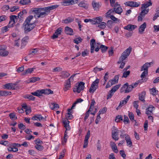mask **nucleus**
Segmentation results:
<instances>
[{
  "label": "nucleus",
  "instance_id": "14",
  "mask_svg": "<svg viewBox=\"0 0 159 159\" xmlns=\"http://www.w3.org/2000/svg\"><path fill=\"white\" fill-rule=\"evenodd\" d=\"M4 89H15L16 88V85L15 84L9 83L6 84L4 85Z\"/></svg>",
  "mask_w": 159,
  "mask_h": 159
},
{
  "label": "nucleus",
  "instance_id": "52",
  "mask_svg": "<svg viewBox=\"0 0 159 159\" xmlns=\"http://www.w3.org/2000/svg\"><path fill=\"white\" fill-rule=\"evenodd\" d=\"M123 73L122 77L126 78L129 75L130 73V71L129 70L128 71H124Z\"/></svg>",
  "mask_w": 159,
  "mask_h": 159
},
{
  "label": "nucleus",
  "instance_id": "44",
  "mask_svg": "<svg viewBox=\"0 0 159 159\" xmlns=\"http://www.w3.org/2000/svg\"><path fill=\"white\" fill-rule=\"evenodd\" d=\"M120 84H119L114 86L111 90L113 93H115L116 91L120 86Z\"/></svg>",
  "mask_w": 159,
  "mask_h": 159
},
{
  "label": "nucleus",
  "instance_id": "4",
  "mask_svg": "<svg viewBox=\"0 0 159 159\" xmlns=\"http://www.w3.org/2000/svg\"><path fill=\"white\" fill-rule=\"evenodd\" d=\"M53 92L50 89H43L37 90L34 92L31 93V94L34 96L40 97L42 94H52Z\"/></svg>",
  "mask_w": 159,
  "mask_h": 159
},
{
  "label": "nucleus",
  "instance_id": "34",
  "mask_svg": "<svg viewBox=\"0 0 159 159\" xmlns=\"http://www.w3.org/2000/svg\"><path fill=\"white\" fill-rule=\"evenodd\" d=\"M12 27H13L11 26V25H9V24L8 25L2 27V28L1 31L2 33H4L5 32H7V31L9 30L8 29L9 28Z\"/></svg>",
  "mask_w": 159,
  "mask_h": 159
},
{
  "label": "nucleus",
  "instance_id": "12",
  "mask_svg": "<svg viewBox=\"0 0 159 159\" xmlns=\"http://www.w3.org/2000/svg\"><path fill=\"white\" fill-rule=\"evenodd\" d=\"M92 7L94 10L98 11L99 8L101 6V3L99 2H97L96 1H93L92 2Z\"/></svg>",
  "mask_w": 159,
  "mask_h": 159
},
{
  "label": "nucleus",
  "instance_id": "7",
  "mask_svg": "<svg viewBox=\"0 0 159 159\" xmlns=\"http://www.w3.org/2000/svg\"><path fill=\"white\" fill-rule=\"evenodd\" d=\"M99 80L97 79L94 81L93 82L89 89V92L90 93H93L96 91L98 86V83Z\"/></svg>",
  "mask_w": 159,
  "mask_h": 159
},
{
  "label": "nucleus",
  "instance_id": "53",
  "mask_svg": "<svg viewBox=\"0 0 159 159\" xmlns=\"http://www.w3.org/2000/svg\"><path fill=\"white\" fill-rule=\"evenodd\" d=\"M67 133L66 130H65L64 133V137L63 141L65 143H66L67 142V139L68 138V136L67 135Z\"/></svg>",
  "mask_w": 159,
  "mask_h": 159
},
{
  "label": "nucleus",
  "instance_id": "41",
  "mask_svg": "<svg viewBox=\"0 0 159 159\" xmlns=\"http://www.w3.org/2000/svg\"><path fill=\"white\" fill-rule=\"evenodd\" d=\"M70 75V74L67 71H63L61 73V76L63 78H66Z\"/></svg>",
  "mask_w": 159,
  "mask_h": 159
},
{
  "label": "nucleus",
  "instance_id": "27",
  "mask_svg": "<svg viewBox=\"0 0 159 159\" xmlns=\"http://www.w3.org/2000/svg\"><path fill=\"white\" fill-rule=\"evenodd\" d=\"M96 43L95 40L94 39H92L91 40L90 45H91V53L93 52L95 48L94 45Z\"/></svg>",
  "mask_w": 159,
  "mask_h": 159
},
{
  "label": "nucleus",
  "instance_id": "49",
  "mask_svg": "<svg viewBox=\"0 0 159 159\" xmlns=\"http://www.w3.org/2000/svg\"><path fill=\"white\" fill-rule=\"evenodd\" d=\"M0 144L6 146H10L9 142L8 141H1L0 142Z\"/></svg>",
  "mask_w": 159,
  "mask_h": 159
},
{
  "label": "nucleus",
  "instance_id": "59",
  "mask_svg": "<svg viewBox=\"0 0 159 159\" xmlns=\"http://www.w3.org/2000/svg\"><path fill=\"white\" fill-rule=\"evenodd\" d=\"M114 93H113L112 92V91H111V90H110L109 91V92L107 95V99L108 100L109 99L111 98L112 97Z\"/></svg>",
  "mask_w": 159,
  "mask_h": 159
},
{
  "label": "nucleus",
  "instance_id": "15",
  "mask_svg": "<svg viewBox=\"0 0 159 159\" xmlns=\"http://www.w3.org/2000/svg\"><path fill=\"white\" fill-rule=\"evenodd\" d=\"M62 29L61 27L58 28L56 31L55 33L52 36V38L53 39L57 38L58 36L60 35L62 32Z\"/></svg>",
  "mask_w": 159,
  "mask_h": 159
},
{
  "label": "nucleus",
  "instance_id": "24",
  "mask_svg": "<svg viewBox=\"0 0 159 159\" xmlns=\"http://www.w3.org/2000/svg\"><path fill=\"white\" fill-rule=\"evenodd\" d=\"M136 28H137V26L135 25L129 24L126 26H125L124 27V29L125 30H128L132 31L134 30Z\"/></svg>",
  "mask_w": 159,
  "mask_h": 159
},
{
  "label": "nucleus",
  "instance_id": "56",
  "mask_svg": "<svg viewBox=\"0 0 159 159\" xmlns=\"http://www.w3.org/2000/svg\"><path fill=\"white\" fill-rule=\"evenodd\" d=\"M150 93L152 95H155L156 94V90L155 88L150 89Z\"/></svg>",
  "mask_w": 159,
  "mask_h": 159
},
{
  "label": "nucleus",
  "instance_id": "10",
  "mask_svg": "<svg viewBox=\"0 0 159 159\" xmlns=\"http://www.w3.org/2000/svg\"><path fill=\"white\" fill-rule=\"evenodd\" d=\"M124 4L129 7H137L140 5V2H134V1H128L125 2Z\"/></svg>",
  "mask_w": 159,
  "mask_h": 159
},
{
  "label": "nucleus",
  "instance_id": "57",
  "mask_svg": "<svg viewBox=\"0 0 159 159\" xmlns=\"http://www.w3.org/2000/svg\"><path fill=\"white\" fill-rule=\"evenodd\" d=\"M107 111V108L106 107H104L102 109L99 110V114L100 115L101 114L105 113Z\"/></svg>",
  "mask_w": 159,
  "mask_h": 159
},
{
  "label": "nucleus",
  "instance_id": "13",
  "mask_svg": "<svg viewBox=\"0 0 159 159\" xmlns=\"http://www.w3.org/2000/svg\"><path fill=\"white\" fill-rule=\"evenodd\" d=\"M90 131L89 130L86 133L85 138H84V142L83 148H86L88 145V140L90 137Z\"/></svg>",
  "mask_w": 159,
  "mask_h": 159
},
{
  "label": "nucleus",
  "instance_id": "50",
  "mask_svg": "<svg viewBox=\"0 0 159 159\" xmlns=\"http://www.w3.org/2000/svg\"><path fill=\"white\" fill-rule=\"evenodd\" d=\"M66 151V150L63 149L61 152L59 157L58 159H62L65 156V154Z\"/></svg>",
  "mask_w": 159,
  "mask_h": 159
},
{
  "label": "nucleus",
  "instance_id": "43",
  "mask_svg": "<svg viewBox=\"0 0 159 159\" xmlns=\"http://www.w3.org/2000/svg\"><path fill=\"white\" fill-rule=\"evenodd\" d=\"M106 23L104 22H102L100 24H99L98 27L101 29H103L106 27Z\"/></svg>",
  "mask_w": 159,
  "mask_h": 159
},
{
  "label": "nucleus",
  "instance_id": "8",
  "mask_svg": "<svg viewBox=\"0 0 159 159\" xmlns=\"http://www.w3.org/2000/svg\"><path fill=\"white\" fill-rule=\"evenodd\" d=\"M7 47L4 45L0 46V56L6 57L9 54V52L7 50Z\"/></svg>",
  "mask_w": 159,
  "mask_h": 159
},
{
  "label": "nucleus",
  "instance_id": "35",
  "mask_svg": "<svg viewBox=\"0 0 159 159\" xmlns=\"http://www.w3.org/2000/svg\"><path fill=\"white\" fill-rule=\"evenodd\" d=\"M111 148L113 150V151L115 153H117L118 152V150L116 144L112 142H111Z\"/></svg>",
  "mask_w": 159,
  "mask_h": 159
},
{
  "label": "nucleus",
  "instance_id": "20",
  "mask_svg": "<svg viewBox=\"0 0 159 159\" xmlns=\"http://www.w3.org/2000/svg\"><path fill=\"white\" fill-rule=\"evenodd\" d=\"M146 95L145 91H143L141 93L139 94V99L141 101L144 102H145V98Z\"/></svg>",
  "mask_w": 159,
  "mask_h": 159
},
{
  "label": "nucleus",
  "instance_id": "29",
  "mask_svg": "<svg viewBox=\"0 0 159 159\" xmlns=\"http://www.w3.org/2000/svg\"><path fill=\"white\" fill-rule=\"evenodd\" d=\"M125 140L127 146L129 147H131L132 146V143L129 135L125 136Z\"/></svg>",
  "mask_w": 159,
  "mask_h": 159
},
{
  "label": "nucleus",
  "instance_id": "62",
  "mask_svg": "<svg viewBox=\"0 0 159 159\" xmlns=\"http://www.w3.org/2000/svg\"><path fill=\"white\" fill-rule=\"evenodd\" d=\"M7 18V17L5 15L0 16V23L2 21L6 20Z\"/></svg>",
  "mask_w": 159,
  "mask_h": 159
},
{
  "label": "nucleus",
  "instance_id": "18",
  "mask_svg": "<svg viewBox=\"0 0 159 159\" xmlns=\"http://www.w3.org/2000/svg\"><path fill=\"white\" fill-rule=\"evenodd\" d=\"M147 24L146 22H144L143 24L141 25L139 28V33L140 34H142L146 28Z\"/></svg>",
  "mask_w": 159,
  "mask_h": 159
},
{
  "label": "nucleus",
  "instance_id": "51",
  "mask_svg": "<svg viewBox=\"0 0 159 159\" xmlns=\"http://www.w3.org/2000/svg\"><path fill=\"white\" fill-rule=\"evenodd\" d=\"M120 132L121 133L120 134V137L121 139H123L124 136L125 138V136H126L127 135H128V134H125V131L124 130H120Z\"/></svg>",
  "mask_w": 159,
  "mask_h": 159
},
{
  "label": "nucleus",
  "instance_id": "38",
  "mask_svg": "<svg viewBox=\"0 0 159 159\" xmlns=\"http://www.w3.org/2000/svg\"><path fill=\"white\" fill-rule=\"evenodd\" d=\"M74 20V19L71 17H69L63 20L64 23L68 24L70 23Z\"/></svg>",
  "mask_w": 159,
  "mask_h": 159
},
{
  "label": "nucleus",
  "instance_id": "63",
  "mask_svg": "<svg viewBox=\"0 0 159 159\" xmlns=\"http://www.w3.org/2000/svg\"><path fill=\"white\" fill-rule=\"evenodd\" d=\"M123 121L125 124H127L129 122V120L127 116L125 115L124 116V118Z\"/></svg>",
  "mask_w": 159,
  "mask_h": 159
},
{
  "label": "nucleus",
  "instance_id": "2",
  "mask_svg": "<svg viewBox=\"0 0 159 159\" xmlns=\"http://www.w3.org/2000/svg\"><path fill=\"white\" fill-rule=\"evenodd\" d=\"M152 3L151 0H149L142 4L141 9L142 11L138 17V20L140 21L142 20L143 18L148 12L149 9H147L149 6H152Z\"/></svg>",
  "mask_w": 159,
  "mask_h": 159
},
{
  "label": "nucleus",
  "instance_id": "9",
  "mask_svg": "<svg viewBox=\"0 0 159 159\" xmlns=\"http://www.w3.org/2000/svg\"><path fill=\"white\" fill-rule=\"evenodd\" d=\"M25 26V31L26 32H29L32 30L35 26V22L31 24H24Z\"/></svg>",
  "mask_w": 159,
  "mask_h": 159
},
{
  "label": "nucleus",
  "instance_id": "33",
  "mask_svg": "<svg viewBox=\"0 0 159 159\" xmlns=\"http://www.w3.org/2000/svg\"><path fill=\"white\" fill-rule=\"evenodd\" d=\"M50 107L52 110H54L55 109H57L59 107L58 104L55 103H51L50 104Z\"/></svg>",
  "mask_w": 159,
  "mask_h": 159
},
{
  "label": "nucleus",
  "instance_id": "22",
  "mask_svg": "<svg viewBox=\"0 0 159 159\" xmlns=\"http://www.w3.org/2000/svg\"><path fill=\"white\" fill-rule=\"evenodd\" d=\"M43 119V117L40 114H37L34 115L33 116L31 119L33 120H36L41 121Z\"/></svg>",
  "mask_w": 159,
  "mask_h": 159
},
{
  "label": "nucleus",
  "instance_id": "1",
  "mask_svg": "<svg viewBox=\"0 0 159 159\" xmlns=\"http://www.w3.org/2000/svg\"><path fill=\"white\" fill-rule=\"evenodd\" d=\"M59 6L58 5H54L43 8H36L32 10V12L35 14L34 15L35 18H43L49 14L50 10L57 8Z\"/></svg>",
  "mask_w": 159,
  "mask_h": 159
},
{
  "label": "nucleus",
  "instance_id": "25",
  "mask_svg": "<svg viewBox=\"0 0 159 159\" xmlns=\"http://www.w3.org/2000/svg\"><path fill=\"white\" fill-rule=\"evenodd\" d=\"M155 109V107L152 105H150L149 107L146 109V113L147 114H151L153 111Z\"/></svg>",
  "mask_w": 159,
  "mask_h": 159
},
{
  "label": "nucleus",
  "instance_id": "60",
  "mask_svg": "<svg viewBox=\"0 0 159 159\" xmlns=\"http://www.w3.org/2000/svg\"><path fill=\"white\" fill-rule=\"evenodd\" d=\"M129 117L131 121H133L134 119V115L132 112H130L129 113Z\"/></svg>",
  "mask_w": 159,
  "mask_h": 159
},
{
  "label": "nucleus",
  "instance_id": "3",
  "mask_svg": "<svg viewBox=\"0 0 159 159\" xmlns=\"http://www.w3.org/2000/svg\"><path fill=\"white\" fill-rule=\"evenodd\" d=\"M132 49V48L129 47L125 50L121 54L119 58L118 61L117 62L118 64H121L119 67L120 68L123 69L125 65V62L124 61L127 58L131 52Z\"/></svg>",
  "mask_w": 159,
  "mask_h": 159
},
{
  "label": "nucleus",
  "instance_id": "11",
  "mask_svg": "<svg viewBox=\"0 0 159 159\" xmlns=\"http://www.w3.org/2000/svg\"><path fill=\"white\" fill-rule=\"evenodd\" d=\"M114 5V10L116 13L120 14L122 12L123 10L120 5L119 4L118 2H116Z\"/></svg>",
  "mask_w": 159,
  "mask_h": 159
},
{
  "label": "nucleus",
  "instance_id": "39",
  "mask_svg": "<svg viewBox=\"0 0 159 159\" xmlns=\"http://www.w3.org/2000/svg\"><path fill=\"white\" fill-rule=\"evenodd\" d=\"M27 13L26 11L25 10H23L22 11H20L18 13V15L17 16L19 18L21 19L23 18L22 16H23L24 14H26Z\"/></svg>",
  "mask_w": 159,
  "mask_h": 159
},
{
  "label": "nucleus",
  "instance_id": "17",
  "mask_svg": "<svg viewBox=\"0 0 159 159\" xmlns=\"http://www.w3.org/2000/svg\"><path fill=\"white\" fill-rule=\"evenodd\" d=\"M125 86L127 87V88L125 90V93H129L131 92L133 89V87H132V85H130L129 86H128V83H125L122 87V89L125 88Z\"/></svg>",
  "mask_w": 159,
  "mask_h": 159
},
{
  "label": "nucleus",
  "instance_id": "58",
  "mask_svg": "<svg viewBox=\"0 0 159 159\" xmlns=\"http://www.w3.org/2000/svg\"><path fill=\"white\" fill-rule=\"evenodd\" d=\"M35 147L39 151L42 150L43 149V147L39 144H36Z\"/></svg>",
  "mask_w": 159,
  "mask_h": 159
},
{
  "label": "nucleus",
  "instance_id": "37",
  "mask_svg": "<svg viewBox=\"0 0 159 159\" xmlns=\"http://www.w3.org/2000/svg\"><path fill=\"white\" fill-rule=\"evenodd\" d=\"M24 97L25 98H27L32 101H34L35 99V98L33 96L28 94L25 95Z\"/></svg>",
  "mask_w": 159,
  "mask_h": 159
},
{
  "label": "nucleus",
  "instance_id": "30",
  "mask_svg": "<svg viewBox=\"0 0 159 159\" xmlns=\"http://www.w3.org/2000/svg\"><path fill=\"white\" fill-rule=\"evenodd\" d=\"M78 6L80 7L83 8L85 9H88L89 5L87 3H85L83 1H81L78 4Z\"/></svg>",
  "mask_w": 159,
  "mask_h": 159
},
{
  "label": "nucleus",
  "instance_id": "36",
  "mask_svg": "<svg viewBox=\"0 0 159 159\" xmlns=\"http://www.w3.org/2000/svg\"><path fill=\"white\" fill-rule=\"evenodd\" d=\"M30 0H21L19 2V3L22 5H27L30 3Z\"/></svg>",
  "mask_w": 159,
  "mask_h": 159
},
{
  "label": "nucleus",
  "instance_id": "48",
  "mask_svg": "<svg viewBox=\"0 0 159 159\" xmlns=\"http://www.w3.org/2000/svg\"><path fill=\"white\" fill-rule=\"evenodd\" d=\"M123 120L122 116L121 115L117 116L115 118V121L116 122H119L120 120Z\"/></svg>",
  "mask_w": 159,
  "mask_h": 159
},
{
  "label": "nucleus",
  "instance_id": "32",
  "mask_svg": "<svg viewBox=\"0 0 159 159\" xmlns=\"http://www.w3.org/2000/svg\"><path fill=\"white\" fill-rule=\"evenodd\" d=\"M34 18V16L32 15H30L27 17L24 24H31V20Z\"/></svg>",
  "mask_w": 159,
  "mask_h": 159
},
{
  "label": "nucleus",
  "instance_id": "19",
  "mask_svg": "<svg viewBox=\"0 0 159 159\" xmlns=\"http://www.w3.org/2000/svg\"><path fill=\"white\" fill-rule=\"evenodd\" d=\"M71 87V83H70V82L68 81H65L64 84L63 90L65 92L67 91L70 89Z\"/></svg>",
  "mask_w": 159,
  "mask_h": 159
},
{
  "label": "nucleus",
  "instance_id": "47",
  "mask_svg": "<svg viewBox=\"0 0 159 159\" xmlns=\"http://www.w3.org/2000/svg\"><path fill=\"white\" fill-rule=\"evenodd\" d=\"M100 48L102 50V52H104L106 51L108 48V47L103 45H101L100 47Z\"/></svg>",
  "mask_w": 159,
  "mask_h": 159
},
{
  "label": "nucleus",
  "instance_id": "61",
  "mask_svg": "<svg viewBox=\"0 0 159 159\" xmlns=\"http://www.w3.org/2000/svg\"><path fill=\"white\" fill-rule=\"evenodd\" d=\"M148 120H145L143 126L145 130H148Z\"/></svg>",
  "mask_w": 159,
  "mask_h": 159
},
{
  "label": "nucleus",
  "instance_id": "31",
  "mask_svg": "<svg viewBox=\"0 0 159 159\" xmlns=\"http://www.w3.org/2000/svg\"><path fill=\"white\" fill-rule=\"evenodd\" d=\"M35 69L34 68H29L25 70L24 71L23 73V75H26L29 74H31L34 71V70Z\"/></svg>",
  "mask_w": 159,
  "mask_h": 159
},
{
  "label": "nucleus",
  "instance_id": "55",
  "mask_svg": "<svg viewBox=\"0 0 159 159\" xmlns=\"http://www.w3.org/2000/svg\"><path fill=\"white\" fill-rule=\"evenodd\" d=\"M2 10L4 11H6L9 10V6L8 5H4L2 7Z\"/></svg>",
  "mask_w": 159,
  "mask_h": 159
},
{
  "label": "nucleus",
  "instance_id": "40",
  "mask_svg": "<svg viewBox=\"0 0 159 159\" xmlns=\"http://www.w3.org/2000/svg\"><path fill=\"white\" fill-rule=\"evenodd\" d=\"M9 116L11 120H16L17 118L14 113H10L9 115Z\"/></svg>",
  "mask_w": 159,
  "mask_h": 159
},
{
  "label": "nucleus",
  "instance_id": "21",
  "mask_svg": "<svg viewBox=\"0 0 159 159\" xmlns=\"http://www.w3.org/2000/svg\"><path fill=\"white\" fill-rule=\"evenodd\" d=\"M63 123L64 125V126L66 129V130L67 131L69 130L70 129V126L69 125L70 122L67 120H65L63 121Z\"/></svg>",
  "mask_w": 159,
  "mask_h": 159
},
{
  "label": "nucleus",
  "instance_id": "64",
  "mask_svg": "<svg viewBox=\"0 0 159 159\" xmlns=\"http://www.w3.org/2000/svg\"><path fill=\"white\" fill-rule=\"evenodd\" d=\"M156 11V12L155 14L153 17V20H155L158 17H159V11Z\"/></svg>",
  "mask_w": 159,
  "mask_h": 159
},
{
  "label": "nucleus",
  "instance_id": "16",
  "mask_svg": "<svg viewBox=\"0 0 159 159\" xmlns=\"http://www.w3.org/2000/svg\"><path fill=\"white\" fill-rule=\"evenodd\" d=\"M10 21L9 22V24L11 25V26H13L14 24L17 21V16L15 15H11L10 16Z\"/></svg>",
  "mask_w": 159,
  "mask_h": 159
},
{
  "label": "nucleus",
  "instance_id": "45",
  "mask_svg": "<svg viewBox=\"0 0 159 159\" xmlns=\"http://www.w3.org/2000/svg\"><path fill=\"white\" fill-rule=\"evenodd\" d=\"M96 24H99L100 22L102 21V18L101 17H98L94 18Z\"/></svg>",
  "mask_w": 159,
  "mask_h": 159
},
{
  "label": "nucleus",
  "instance_id": "26",
  "mask_svg": "<svg viewBox=\"0 0 159 159\" xmlns=\"http://www.w3.org/2000/svg\"><path fill=\"white\" fill-rule=\"evenodd\" d=\"M65 32L66 34L70 35H73V30L68 26H66L65 28Z\"/></svg>",
  "mask_w": 159,
  "mask_h": 159
},
{
  "label": "nucleus",
  "instance_id": "42",
  "mask_svg": "<svg viewBox=\"0 0 159 159\" xmlns=\"http://www.w3.org/2000/svg\"><path fill=\"white\" fill-rule=\"evenodd\" d=\"M40 78L39 77H34L31 78L30 79V81L28 83L35 82L37 81H39Z\"/></svg>",
  "mask_w": 159,
  "mask_h": 159
},
{
  "label": "nucleus",
  "instance_id": "5",
  "mask_svg": "<svg viewBox=\"0 0 159 159\" xmlns=\"http://www.w3.org/2000/svg\"><path fill=\"white\" fill-rule=\"evenodd\" d=\"M85 84L84 82H81L78 83H76L73 88V91L79 93L84 89Z\"/></svg>",
  "mask_w": 159,
  "mask_h": 159
},
{
  "label": "nucleus",
  "instance_id": "46",
  "mask_svg": "<svg viewBox=\"0 0 159 159\" xmlns=\"http://www.w3.org/2000/svg\"><path fill=\"white\" fill-rule=\"evenodd\" d=\"M82 40V39L80 37H78L77 38L74 40V42L76 44H78L80 43H81Z\"/></svg>",
  "mask_w": 159,
  "mask_h": 159
},
{
  "label": "nucleus",
  "instance_id": "28",
  "mask_svg": "<svg viewBox=\"0 0 159 159\" xmlns=\"http://www.w3.org/2000/svg\"><path fill=\"white\" fill-rule=\"evenodd\" d=\"M151 62L146 63L141 68V71L143 70L148 71V68L150 66Z\"/></svg>",
  "mask_w": 159,
  "mask_h": 159
},
{
  "label": "nucleus",
  "instance_id": "54",
  "mask_svg": "<svg viewBox=\"0 0 159 159\" xmlns=\"http://www.w3.org/2000/svg\"><path fill=\"white\" fill-rule=\"evenodd\" d=\"M62 5L64 6H68L71 5V3L70 0L65 1L63 2L62 3Z\"/></svg>",
  "mask_w": 159,
  "mask_h": 159
},
{
  "label": "nucleus",
  "instance_id": "6",
  "mask_svg": "<svg viewBox=\"0 0 159 159\" xmlns=\"http://www.w3.org/2000/svg\"><path fill=\"white\" fill-rule=\"evenodd\" d=\"M119 133L118 129L115 126H113L111 129V136L112 139L116 141L118 140L119 139Z\"/></svg>",
  "mask_w": 159,
  "mask_h": 159
},
{
  "label": "nucleus",
  "instance_id": "23",
  "mask_svg": "<svg viewBox=\"0 0 159 159\" xmlns=\"http://www.w3.org/2000/svg\"><path fill=\"white\" fill-rule=\"evenodd\" d=\"M115 13L114 9H111L106 13L105 16L106 18H109L110 17L113 16Z\"/></svg>",
  "mask_w": 159,
  "mask_h": 159
}]
</instances>
